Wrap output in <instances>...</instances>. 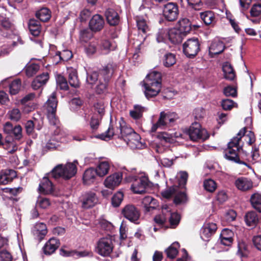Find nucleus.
Returning <instances> with one entry per match:
<instances>
[{"instance_id": "1", "label": "nucleus", "mask_w": 261, "mask_h": 261, "mask_svg": "<svg viewBox=\"0 0 261 261\" xmlns=\"http://www.w3.org/2000/svg\"><path fill=\"white\" fill-rule=\"evenodd\" d=\"M246 127L242 128L227 144V148L224 151V156L227 160L232 162L242 165H247V163L241 160L239 152L243 150V144H240V141L243 136L246 133Z\"/></svg>"}, {"instance_id": "2", "label": "nucleus", "mask_w": 261, "mask_h": 261, "mask_svg": "<svg viewBox=\"0 0 261 261\" xmlns=\"http://www.w3.org/2000/svg\"><path fill=\"white\" fill-rule=\"evenodd\" d=\"M119 134H121L122 137L133 136L136 139L140 138L139 135L135 133L133 129L125 125V123L122 118H121V120L119 122V126H116L115 127L111 122L107 130L105 133L98 135L96 138L102 140H106L107 138L110 139L114 136L119 135Z\"/></svg>"}, {"instance_id": "3", "label": "nucleus", "mask_w": 261, "mask_h": 261, "mask_svg": "<svg viewBox=\"0 0 261 261\" xmlns=\"http://www.w3.org/2000/svg\"><path fill=\"white\" fill-rule=\"evenodd\" d=\"M136 171V169H132L131 173H126L124 179L126 182H132L130 189L135 194H143L145 193L146 189L149 186L150 181L148 177L146 176H141L138 177L134 175L133 174L134 171Z\"/></svg>"}, {"instance_id": "4", "label": "nucleus", "mask_w": 261, "mask_h": 261, "mask_svg": "<svg viewBox=\"0 0 261 261\" xmlns=\"http://www.w3.org/2000/svg\"><path fill=\"white\" fill-rule=\"evenodd\" d=\"M178 118L176 113L162 111L160 114L159 118L156 123L153 124L150 131L155 132L158 128L165 129L167 127L172 126Z\"/></svg>"}, {"instance_id": "5", "label": "nucleus", "mask_w": 261, "mask_h": 261, "mask_svg": "<svg viewBox=\"0 0 261 261\" xmlns=\"http://www.w3.org/2000/svg\"><path fill=\"white\" fill-rule=\"evenodd\" d=\"M183 52L189 58L195 57L201 49V41L198 38L188 39L182 45Z\"/></svg>"}, {"instance_id": "6", "label": "nucleus", "mask_w": 261, "mask_h": 261, "mask_svg": "<svg viewBox=\"0 0 261 261\" xmlns=\"http://www.w3.org/2000/svg\"><path fill=\"white\" fill-rule=\"evenodd\" d=\"M57 103L56 93L54 92L49 97L45 105L47 111L48 119L50 124L53 125H57L58 122L56 115Z\"/></svg>"}, {"instance_id": "7", "label": "nucleus", "mask_w": 261, "mask_h": 261, "mask_svg": "<svg viewBox=\"0 0 261 261\" xmlns=\"http://www.w3.org/2000/svg\"><path fill=\"white\" fill-rule=\"evenodd\" d=\"M187 134L190 139L193 141H197L200 139L205 140L209 137L206 130L202 129L200 124L197 122L191 124L188 130Z\"/></svg>"}, {"instance_id": "8", "label": "nucleus", "mask_w": 261, "mask_h": 261, "mask_svg": "<svg viewBox=\"0 0 261 261\" xmlns=\"http://www.w3.org/2000/svg\"><path fill=\"white\" fill-rule=\"evenodd\" d=\"M113 249V245L111 236L102 238L97 243L96 251L101 256H109Z\"/></svg>"}, {"instance_id": "9", "label": "nucleus", "mask_w": 261, "mask_h": 261, "mask_svg": "<svg viewBox=\"0 0 261 261\" xmlns=\"http://www.w3.org/2000/svg\"><path fill=\"white\" fill-rule=\"evenodd\" d=\"M121 214L124 218L131 222L138 224L139 220L141 216L140 210L133 204L125 205L121 211Z\"/></svg>"}, {"instance_id": "10", "label": "nucleus", "mask_w": 261, "mask_h": 261, "mask_svg": "<svg viewBox=\"0 0 261 261\" xmlns=\"http://www.w3.org/2000/svg\"><path fill=\"white\" fill-rule=\"evenodd\" d=\"M163 15L168 21L173 22L176 20L179 15L178 5L175 3L169 2L164 5Z\"/></svg>"}, {"instance_id": "11", "label": "nucleus", "mask_w": 261, "mask_h": 261, "mask_svg": "<svg viewBox=\"0 0 261 261\" xmlns=\"http://www.w3.org/2000/svg\"><path fill=\"white\" fill-rule=\"evenodd\" d=\"M98 52L100 54L107 55L116 47L115 42H112L108 39H100L96 40Z\"/></svg>"}, {"instance_id": "12", "label": "nucleus", "mask_w": 261, "mask_h": 261, "mask_svg": "<svg viewBox=\"0 0 261 261\" xmlns=\"http://www.w3.org/2000/svg\"><path fill=\"white\" fill-rule=\"evenodd\" d=\"M143 87L145 89L144 94L145 97L149 99L151 98L156 96L161 90V85L158 83L153 84L152 83L143 82Z\"/></svg>"}, {"instance_id": "13", "label": "nucleus", "mask_w": 261, "mask_h": 261, "mask_svg": "<svg viewBox=\"0 0 261 261\" xmlns=\"http://www.w3.org/2000/svg\"><path fill=\"white\" fill-rule=\"evenodd\" d=\"M81 201L82 207L89 208L94 206L98 202V198L94 192L90 191L85 193L82 195Z\"/></svg>"}, {"instance_id": "14", "label": "nucleus", "mask_w": 261, "mask_h": 261, "mask_svg": "<svg viewBox=\"0 0 261 261\" xmlns=\"http://www.w3.org/2000/svg\"><path fill=\"white\" fill-rule=\"evenodd\" d=\"M104 15L107 23L111 26L115 27L120 22V16L117 10L113 8H108L106 9Z\"/></svg>"}, {"instance_id": "15", "label": "nucleus", "mask_w": 261, "mask_h": 261, "mask_svg": "<svg viewBox=\"0 0 261 261\" xmlns=\"http://www.w3.org/2000/svg\"><path fill=\"white\" fill-rule=\"evenodd\" d=\"M105 22L103 17L99 14L92 16L89 22V29L94 33L100 32L104 27Z\"/></svg>"}, {"instance_id": "16", "label": "nucleus", "mask_w": 261, "mask_h": 261, "mask_svg": "<svg viewBox=\"0 0 261 261\" xmlns=\"http://www.w3.org/2000/svg\"><path fill=\"white\" fill-rule=\"evenodd\" d=\"M123 174L124 173L118 172L109 176L105 180V186L111 189H113L118 186L122 181Z\"/></svg>"}, {"instance_id": "17", "label": "nucleus", "mask_w": 261, "mask_h": 261, "mask_svg": "<svg viewBox=\"0 0 261 261\" xmlns=\"http://www.w3.org/2000/svg\"><path fill=\"white\" fill-rule=\"evenodd\" d=\"M67 73L68 74V83L71 87L74 88L80 87V83L76 69L66 66Z\"/></svg>"}, {"instance_id": "18", "label": "nucleus", "mask_w": 261, "mask_h": 261, "mask_svg": "<svg viewBox=\"0 0 261 261\" xmlns=\"http://www.w3.org/2000/svg\"><path fill=\"white\" fill-rule=\"evenodd\" d=\"M217 230V224L215 223H205L201 228V237L208 239L214 234ZM203 239H204L203 238Z\"/></svg>"}, {"instance_id": "19", "label": "nucleus", "mask_w": 261, "mask_h": 261, "mask_svg": "<svg viewBox=\"0 0 261 261\" xmlns=\"http://www.w3.org/2000/svg\"><path fill=\"white\" fill-rule=\"evenodd\" d=\"M49 80L48 72H43L37 76L32 83V87L34 90H38L44 86Z\"/></svg>"}, {"instance_id": "20", "label": "nucleus", "mask_w": 261, "mask_h": 261, "mask_svg": "<svg viewBox=\"0 0 261 261\" xmlns=\"http://www.w3.org/2000/svg\"><path fill=\"white\" fill-rule=\"evenodd\" d=\"M16 177V172L12 169H7L0 172V185H7Z\"/></svg>"}, {"instance_id": "21", "label": "nucleus", "mask_w": 261, "mask_h": 261, "mask_svg": "<svg viewBox=\"0 0 261 261\" xmlns=\"http://www.w3.org/2000/svg\"><path fill=\"white\" fill-rule=\"evenodd\" d=\"M225 48L224 44L222 41L215 40L213 41L209 47V54L211 57L221 54Z\"/></svg>"}, {"instance_id": "22", "label": "nucleus", "mask_w": 261, "mask_h": 261, "mask_svg": "<svg viewBox=\"0 0 261 261\" xmlns=\"http://www.w3.org/2000/svg\"><path fill=\"white\" fill-rule=\"evenodd\" d=\"M97 173L94 168L86 169L83 175V182L85 185H90L93 184L96 179Z\"/></svg>"}, {"instance_id": "23", "label": "nucleus", "mask_w": 261, "mask_h": 261, "mask_svg": "<svg viewBox=\"0 0 261 261\" xmlns=\"http://www.w3.org/2000/svg\"><path fill=\"white\" fill-rule=\"evenodd\" d=\"M32 232L35 237L41 241L47 233L46 225L43 223H37L34 226Z\"/></svg>"}, {"instance_id": "24", "label": "nucleus", "mask_w": 261, "mask_h": 261, "mask_svg": "<svg viewBox=\"0 0 261 261\" xmlns=\"http://www.w3.org/2000/svg\"><path fill=\"white\" fill-rule=\"evenodd\" d=\"M60 246L59 240L56 238L49 239L43 248L44 253L50 255L53 253Z\"/></svg>"}, {"instance_id": "25", "label": "nucleus", "mask_w": 261, "mask_h": 261, "mask_svg": "<svg viewBox=\"0 0 261 261\" xmlns=\"http://www.w3.org/2000/svg\"><path fill=\"white\" fill-rule=\"evenodd\" d=\"M200 17L206 25L214 27L216 22V18L214 12L206 11L200 13Z\"/></svg>"}, {"instance_id": "26", "label": "nucleus", "mask_w": 261, "mask_h": 261, "mask_svg": "<svg viewBox=\"0 0 261 261\" xmlns=\"http://www.w3.org/2000/svg\"><path fill=\"white\" fill-rule=\"evenodd\" d=\"M49 178L51 177L49 176L47 174L43 178L39 186V190L40 192L47 194L53 192V184L52 182L49 179Z\"/></svg>"}, {"instance_id": "27", "label": "nucleus", "mask_w": 261, "mask_h": 261, "mask_svg": "<svg viewBox=\"0 0 261 261\" xmlns=\"http://www.w3.org/2000/svg\"><path fill=\"white\" fill-rule=\"evenodd\" d=\"M168 35L170 41L175 44L180 43L185 36L180 31L175 28L170 30Z\"/></svg>"}, {"instance_id": "28", "label": "nucleus", "mask_w": 261, "mask_h": 261, "mask_svg": "<svg viewBox=\"0 0 261 261\" xmlns=\"http://www.w3.org/2000/svg\"><path fill=\"white\" fill-rule=\"evenodd\" d=\"M116 67V65L109 63L102 69H99L98 73L103 76L105 81L109 82L112 77Z\"/></svg>"}, {"instance_id": "29", "label": "nucleus", "mask_w": 261, "mask_h": 261, "mask_svg": "<svg viewBox=\"0 0 261 261\" xmlns=\"http://www.w3.org/2000/svg\"><path fill=\"white\" fill-rule=\"evenodd\" d=\"M233 232L227 228L223 229L220 234L221 243L225 245L229 246L233 242Z\"/></svg>"}, {"instance_id": "30", "label": "nucleus", "mask_w": 261, "mask_h": 261, "mask_svg": "<svg viewBox=\"0 0 261 261\" xmlns=\"http://www.w3.org/2000/svg\"><path fill=\"white\" fill-rule=\"evenodd\" d=\"M47 175L55 179L60 178H64L65 177V166L63 164H59Z\"/></svg>"}, {"instance_id": "31", "label": "nucleus", "mask_w": 261, "mask_h": 261, "mask_svg": "<svg viewBox=\"0 0 261 261\" xmlns=\"http://www.w3.org/2000/svg\"><path fill=\"white\" fill-rule=\"evenodd\" d=\"M236 187L240 190L246 191L251 189L252 187V182L247 178L240 177L235 181Z\"/></svg>"}, {"instance_id": "32", "label": "nucleus", "mask_w": 261, "mask_h": 261, "mask_svg": "<svg viewBox=\"0 0 261 261\" xmlns=\"http://www.w3.org/2000/svg\"><path fill=\"white\" fill-rule=\"evenodd\" d=\"M185 36L191 31L192 24L189 19L182 18L178 21V29Z\"/></svg>"}, {"instance_id": "33", "label": "nucleus", "mask_w": 261, "mask_h": 261, "mask_svg": "<svg viewBox=\"0 0 261 261\" xmlns=\"http://www.w3.org/2000/svg\"><path fill=\"white\" fill-rule=\"evenodd\" d=\"M79 162L75 160L72 162H66V180L75 176L77 171Z\"/></svg>"}, {"instance_id": "34", "label": "nucleus", "mask_w": 261, "mask_h": 261, "mask_svg": "<svg viewBox=\"0 0 261 261\" xmlns=\"http://www.w3.org/2000/svg\"><path fill=\"white\" fill-rule=\"evenodd\" d=\"M162 74L161 72L153 71L150 72L147 75L143 82L152 83L153 84L158 83L159 85H162Z\"/></svg>"}, {"instance_id": "35", "label": "nucleus", "mask_w": 261, "mask_h": 261, "mask_svg": "<svg viewBox=\"0 0 261 261\" xmlns=\"http://www.w3.org/2000/svg\"><path fill=\"white\" fill-rule=\"evenodd\" d=\"M222 71L224 73V78L229 81H233L236 77L234 69L228 62L225 63L222 66Z\"/></svg>"}, {"instance_id": "36", "label": "nucleus", "mask_w": 261, "mask_h": 261, "mask_svg": "<svg viewBox=\"0 0 261 261\" xmlns=\"http://www.w3.org/2000/svg\"><path fill=\"white\" fill-rule=\"evenodd\" d=\"M249 202L253 208L261 213V193L256 192L252 194Z\"/></svg>"}, {"instance_id": "37", "label": "nucleus", "mask_w": 261, "mask_h": 261, "mask_svg": "<svg viewBox=\"0 0 261 261\" xmlns=\"http://www.w3.org/2000/svg\"><path fill=\"white\" fill-rule=\"evenodd\" d=\"M135 20L137 23L138 29L140 32L146 34L150 30L146 19L143 16H137L135 17Z\"/></svg>"}, {"instance_id": "38", "label": "nucleus", "mask_w": 261, "mask_h": 261, "mask_svg": "<svg viewBox=\"0 0 261 261\" xmlns=\"http://www.w3.org/2000/svg\"><path fill=\"white\" fill-rule=\"evenodd\" d=\"M246 224L249 226H255L258 222V215L252 211L246 213L245 217Z\"/></svg>"}, {"instance_id": "39", "label": "nucleus", "mask_w": 261, "mask_h": 261, "mask_svg": "<svg viewBox=\"0 0 261 261\" xmlns=\"http://www.w3.org/2000/svg\"><path fill=\"white\" fill-rule=\"evenodd\" d=\"M28 27L32 35L34 36H38L39 35L41 30V26L40 22L38 20L34 18L30 19L28 23Z\"/></svg>"}, {"instance_id": "40", "label": "nucleus", "mask_w": 261, "mask_h": 261, "mask_svg": "<svg viewBox=\"0 0 261 261\" xmlns=\"http://www.w3.org/2000/svg\"><path fill=\"white\" fill-rule=\"evenodd\" d=\"M162 62L166 67L173 66L176 63V55L169 52L166 53L163 57Z\"/></svg>"}, {"instance_id": "41", "label": "nucleus", "mask_w": 261, "mask_h": 261, "mask_svg": "<svg viewBox=\"0 0 261 261\" xmlns=\"http://www.w3.org/2000/svg\"><path fill=\"white\" fill-rule=\"evenodd\" d=\"M97 175L103 177L107 174L110 170V165L107 161H102L99 163L96 169H95Z\"/></svg>"}, {"instance_id": "42", "label": "nucleus", "mask_w": 261, "mask_h": 261, "mask_svg": "<svg viewBox=\"0 0 261 261\" xmlns=\"http://www.w3.org/2000/svg\"><path fill=\"white\" fill-rule=\"evenodd\" d=\"M179 246V243L177 242L170 246L165 251L167 257L172 259L175 258L178 253L177 249Z\"/></svg>"}, {"instance_id": "43", "label": "nucleus", "mask_w": 261, "mask_h": 261, "mask_svg": "<svg viewBox=\"0 0 261 261\" xmlns=\"http://www.w3.org/2000/svg\"><path fill=\"white\" fill-rule=\"evenodd\" d=\"M36 16L41 21L46 22L51 17L50 11L46 8H43L36 12Z\"/></svg>"}, {"instance_id": "44", "label": "nucleus", "mask_w": 261, "mask_h": 261, "mask_svg": "<svg viewBox=\"0 0 261 261\" xmlns=\"http://www.w3.org/2000/svg\"><path fill=\"white\" fill-rule=\"evenodd\" d=\"M21 87V81L19 79L15 80L9 85V92L11 95L17 94Z\"/></svg>"}, {"instance_id": "45", "label": "nucleus", "mask_w": 261, "mask_h": 261, "mask_svg": "<svg viewBox=\"0 0 261 261\" xmlns=\"http://www.w3.org/2000/svg\"><path fill=\"white\" fill-rule=\"evenodd\" d=\"M181 219V216L177 212L171 213L169 219V222L171 228H175L179 224Z\"/></svg>"}, {"instance_id": "46", "label": "nucleus", "mask_w": 261, "mask_h": 261, "mask_svg": "<svg viewBox=\"0 0 261 261\" xmlns=\"http://www.w3.org/2000/svg\"><path fill=\"white\" fill-rule=\"evenodd\" d=\"M187 201L188 196L185 191L178 192L173 199V202L176 205L186 203Z\"/></svg>"}, {"instance_id": "47", "label": "nucleus", "mask_w": 261, "mask_h": 261, "mask_svg": "<svg viewBox=\"0 0 261 261\" xmlns=\"http://www.w3.org/2000/svg\"><path fill=\"white\" fill-rule=\"evenodd\" d=\"M50 205V202L48 198L45 197L39 196L37 200L36 207V208L46 209Z\"/></svg>"}, {"instance_id": "48", "label": "nucleus", "mask_w": 261, "mask_h": 261, "mask_svg": "<svg viewBox=\"0 0 261 261\" xmlns=\"http://www.w3.org/2000/svg\"><path fill=\"white\" fill-rule=\"evenodd\" d=\"M188 6L191 9L195 11H200L203 6V3L202 0H186Z\"/></svg>"}, {"instance_id": "49", "label": "nucleus", "mask_w": 261, "mask_h": 261, "mask_svg": "<svg viewBox=\"0 0 261 261\" xmlns=\"http://www.w3.org/2000/svg\"><path fill=\"white\" fill-rule=\"evenodd\" d=\"M144 108L139 105H135L134 110L129 112L130 116L135 119L140 118L143 115Z\"/></svg>"}, {"instance_id": "50", "label": "nucleus", "mask_w": 261, "mask_h": 261, "mask_svg": "<svg viewBox=\"0 0 261 261\" xmlns=\"http://www.w3.org/2000/svg\"><path fill=\"white\" fill-rule=\"evenodd\" d=\"M203 187L206 191L213 193L217 188V184L214 180L208 179L204 181Z\"/></svg>"}, {"instance_id": "51", "label": "nucleus", "mask_w": 261, "mask_h": 261, "mask_svg": "<svg viewBox=\"0 0 261 261\" xmlns=\"http://www.w3.org/2000/svg\"><path fill=\"white\" fill-rule=\"evenodd\" d=\"M238 247V253L241 257H247L248 256L249 253L248 246L244 242H239Z\"/></svg>"}, {"instance_id": "52", "label": "nucleus", "mask_w": 261, "mask_h": 261, "mask_svg": "<svg viewBox=\"0 0 261 261\" xmlns=\"http://www.w3.org/2000/svg\"><path fill=\"white\" fill-rule=\"evenodd\" d=\"M92 31L91 30L84 29L80 33V40L81 41L87 42L93 37Z\"/></svg>"}, {"instance_id": "53", "label": "nucleus", "mask_w": 261, "mask_h": 261, "mask_svg": "<svg viewBox=\"0 0 261 261\" xmlns=\"http://www.w3.org/2000/svg\"><path fill=\"white\" fill-rule=\"evenodd\" d=\"M123 199V194L122 192H118L112 198V204L114 207H118Z\"/></svg>"}, {"instance_id": "54", "label": "nucleus", "mask_w": 261, "mask_h": 261, "mask_svg": "<svg viewBox=\"0 0 261 261\" xmlns=\"http://www.w3.org/2000/svg\"><path fill=\"white\" fill-rule=\"evenodd\" d=\"M69 103L70 109L75 111L82 106L83 103V101L79 97L74 98L69 102Z\"/></svg>"}, {"instance_id": "55", "label": "nucleus", "mask_w": 261, "mask_h": 261, "mask_svg": "<svg viewBox=\"0 0 261 261\" xmlns=\"http://www.w3.org/2000/svg\"><path fill=\"white\" fill-rule=\"evenodd\" d=\"M40 66L37 64H32L28 66L25 69V72L28 76H32L36 74L39 70Z\"/></svg>"}, {"instance_id": "56", "label": "nucleus", "mask_w": 261, "mask_h": 261, "mask_svg": "<svg viewBox=\"0 0 261 261\" xmlns=\"http://www.w3.org/2000/svg\"><path fill=\"white\" fill-rule=\"evenodd\" d=\"M234 104L233 100L229 99H224L222 100L221 106L224 110L229 111L233 108Z\"/></svg>"}, {"instance_id": "57", "label": "nucleus", "mask_w": 261, "mask_h": 261, "mask_svg": "<svg viewBox=\"0 0 261 261\" xmlns=\"http://www.w3.org/2000/svg\"><path fill=\"white\" fill-rule=\"evenodd\" d=\"M188 178V174L186 171H182L180 173L179 178L178 179L179 187L181 189H185L186 185Z\"/></svg>"}, {"instance_id": "58", "label": "nucleus", "mask_w": 261, "mask_h": 261, "mask_svg": "<svg viewBox=\"0 0 261 261\" xmlns=\"http://www.w3.org/2000/svg\"><path fill=\"white\" fill-rule=\"evenodd\" d=\"M223 94L227 97L231 96L235 97L237 96V91L232 86H228L224 88Z\"/></svg>"}, {"instance_id": "59", "label": "nucleus", "mask_w": 261, "mask_h": 261, "mask_svg": "<svg viewBox=\"0 0 261 261\" xmlns=\"http://www.w3.org/2000/svg\"><path fill=\"white\" fill-rule=\"evenodd\" d=\"M8 114L10 119L15 121H18L21 116L20 110L16 108L10 111Z\"/></svg>"}, {"instance_id": "60", "label": "nucleus", "mask_w": 261, "mask_h": 261, "mask_svg": "<svg viewBox=\"0 0 261 261\" xmlns=\"http://www.w3.org/2000/svg\"><path fill=\"white\" fill-rule=\"evenodd\" d=\"M99 73L96 71L87 73V82L90 85H93L97 82Z\"/></svg>"}, {"instance_id": "61", "label": "nucleus", "mask_w": 261, "mask_h": 261, "mask_svg": "<svg viewBox=\"0 0 261 261\" xmlns=\"http://www.w3.org/2000/svg\"><path fill=\"white\" fill-rule=\"evenodd\" d=\"M153 221L158 226L163 227L167 222V218L164 214L156 215Z\"/></svg>"}, {"instance_id": "62", "label": "nucleus", "mask_w": 261, "mask_h": 261, "mask_svg": "<svg viewBox=\"0 0 261 261\" xmlns=\"http://www.w3.org/2000/svg\"><path fill=\"white\" fill-rule=\"evenodd\" d=\"M176 191V187L172 186L161 192L162 196L166 199L171 198Z\"/></svg>"}, {"instance_id": "63", "label": "nucleus", "mask_w": 261, "mask_h": 261, "mask_svg": "<svg viewBox=\"0 0 261 261\" xmlns=\"http://www.w3.org/2000/svg\"><path fill=\"white\" fill-rule=\"evenodd\" d=\"M35 97V94L34 93H30L25 95L23 98L21 99L20 103L22 105L28 106L30 104H31V101L33 100Z\"/></svg>"}, {"instance_id": "64", "label": "nucleus", "mask_w": 261, "mask_h": 261, "mask_svg": "<svg viewBox=\"0 0 261 261\" xmlns=\"http://www.w3.org/2000/svg\"><path fill=\"white\" fill-rule=\"evenodd\" d=\"M261 14V4H254L250 10L252 16L257 17Z\"/></svg>"}]
</instances>
